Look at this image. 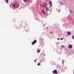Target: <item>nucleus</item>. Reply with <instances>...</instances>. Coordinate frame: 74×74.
<instances>
[{
	"label": "nucleus",
	"mask_w": 74,
	"mask_h": 74,
	"mask_svg": "<svg viewBox=\"0 0 74 74\" xmlns=\"http://www.w3.org/2000/svg\"><path fill=\"white\" fill-rule=\"evenodd\" d=\"M37 42V40H35L33 42H32V45H33L35 44H36Z\"/></svg>",
	"instance_id": "1"
},
{
	"label": "nucleus",
	"mask_w": 74,
	"mask_h": 74,
	"mask_svg": "<svg viewBox=\"0 0 74 74\" xmlns=\"http://www.w3.org/2000/svg\"><path fill=\"white\" fill-rule=\"evenodd\" d=\"M53 72L54 74H57V73H58V71H57V70H55L54 71H53Z\"/></svg>",
	"instance_id": "2"
},
{
	"label": "nucleus",
	"mask_w": 74,
	"mask_h": 74,
	"mask_svg": "<svg viewBox=\"0 0 74 74\" xmlns=\"http://www.w3.org/2000/svg\"><path fill=\"white\" fill-rule=\"evenodd\" d=\"M50 4V7H52V2L51 1H49V4Z\"/></svg>",
	"instance_id": "3"
},
{
	"label": "nucleus",
	"mask_w": 74,
	"mask_h": 74,
	"mask_svg": "<svg viewBox=\"0 0 74 74\" xmlns=\"http://www.w3.org/2000/svg\"><path fill=\"white\" fill-rule=\"evenodd\" d=\"M72 47H73V45H69V48H72Z\"/></svg>",
	"instance_id": "4"
},
{
	"label": "nucleus",
	"mask_w": 74,
	"mask_h": 74,
	"mask_svg": "<svg viewBox=\"0 0 74 74\" xmlns=\"http://www.w3.org/2000/svg\"><path fill=\"white\" fill-rule=\"evenodd\" d=\"M67 34L68 35H69V36H70L71 34V32H67Z\"/></svg>",
	"instance_id": "5"
},
{
	"label": "nucleus",
	"mask_w": 74,
	"mask_h": 74,
	"mask_svg": "<svg viewBox=\"0 0 74 74\" xmlns=\"http://www.w3.org/2000/svg\"><path fill=\"white\" fill-rule=\"evenodd\" d=\"M16 5V7H19V3H18L17 5Z\"/></svg>",
	"instance_id": "6"
},
{
	"label": "nucleus",
	"mask_w": 74,
	"mask_h": 74,
	"mask_svg": "<svg viewBox=\"0 0 74 74\" xmlns=\"http://www.w3.org/2000/svg\"><path fill=\"white\" fill-rule=\"evenodd\" d=\"M12 5L13 6H14V8H16V5Z\"/></svg>",
	"instance_id": "7"
},
{
	"label": "nucleus",
	"mask_w": 74,
	"mask_h": 74,
	"mask_svg": "<svg viewBox=\"0 0 74 74\" xmlns=\"http://www.w3.org/2000/svg\"><path fill=\"white\" fill-rule=\"evenodd\" d=\"M5 1H6L7 4V3H8V0H5Z\"/></svg>",
	"instance_id": "8"
},
{
	"label": "nucleus",
	"mask_w": 74,
	"mask_h": 74,
	"mask_svg": "<svg viewBox=\"0 0 74 74\" xmlns=\"http://www.w3.org/2000/svg\"><path fill=\"white\" fill-rule=\"evenodd\" d=\"M46 11H49V8H46Z\"/></svg>",
	"instance_id": "9"
},
{
	"label": "nucleus",
	"mask_w": 74,
	"mask_h": 74,
	"mask_svg": "<svg viewBox=\"0 0 74 74\" xmlns=\"http://www.w3.org/2000/svg\"><path fill=\"white\" fill-rule=\"evenodd\" d=\"M37 52L38 53H39V52H40V50H38Z\"/></svg>",
	"instance_id": "10"
},
{
	"label": "nucleus",
	"mask_w": 74,
	"mask_h": 74,
	"mask_svg": "<svg viewBox=\"0 0 74 74\" xmlns=\"http://www.w3.org/2000/svg\"><path fill=\"white\" fill-rule=\"evenodd\" d=\"M72 38L73 39V40H74V36H72Z\"/></svg>",
	"instance_id": "11"
},
{
	"label": "nucleus",
	"mask_w": 74,
	"mask_h": 74,
	"mask_svg": "<svg viewBox=\"0 0 74 74\" xmlns=\"http://www.w3.org/2000/svg\"><path fill=\"white\" fill-rule=\"evenodd\" d=\"M62 48H64L65 47H64V46L63 45H62Z\"/></svg>",
	"instance_id": "12"
},
{
	"label": "nucleus",
	"mask_w": 74,
	"mask_h": 74,
	"mask_svg": "<svg viewBox=\"0 0 74 74\" xmlns=\"http://www.w3.org/2000/svg\"><path fill=\"white\" fill-rule=\"evenodd\" d=\"M24 0V2H25V3L27 1V0Z\"/></svg>",
	"instance_id": "13"
},
{
	"label": "nucleus",
	"mask_w": 74,
	"mask_h": 74,
	"mask_svg": "<svg viewBox=\"0 0 74 74\" xmlns=\"http://www.w3.org/2000/svg\"><path fill=\"white\" fill-rule=\"evenodd\" d=\"M26 28H24V29H25V30H28V29H29V28H27V29H26Z\"/></svg>",
	"instance_id": "14"
},
{
	"label": "nucleus",
	"mask_w": 74,
	"mask_h": 74,
	"mask_svg": "<svg viewBox=\"0 0 74 74\" xmlns=\"http://www.w3.org/2000/svg\"><path fill=\"white\" fill-rule=\"evenodd\" d=\"M36 61H37V60H34V62H36Z\"/></svg>",
	"instance_id": "15"
},
{
	"label": "nucleus",
	"mask_w": 74,
	"mask_h": 74,
	"mask_svg": "<svg viewBox=\"0 0 74 74\" xmlns=\"http://www.w3.org/2000/svg\"><path fill=\"white\" fill-rule=\"evenodd\" d=\"M60 10H58V12H60Z\"/></svg>",
	"instance_id": "16"
},
{
	"label": "nucleus",
	"mask_w": 74,
	"mask_h": 74,
	"mask_svg": "<svg viewBox=\"0 0 74 74\" xmlns=\"http://www.w3.org/2000/svg\"><path fill=\"white\" fill-rule=\"evenodd\" d=\"M40 63H38V64L37 65H38V66H40Z\"/></svg>",
	"instance_id": "17"
},
{
	"label": "nucleus",
	"mask_w": 74,
	"mask_h": 74,
	"mask_svg": "<svg viewBox=\"0 0 74 74\" xmlns=\"http://www.w3.org/2000/svg\"><path fill=\"white\" fill-rule=\"evenodd\" d=\"M44 10H43L42 11V12L43 13V14H45V12H44Z\"/></svg>",
	"instance_id": "18"
},
{
	"label": "nucleus",
	"mask_w": 74,
	"mask_h": 74,
	"mask_svg": "<svg viewBox=\"0 0 74 74\" xmlns=\"http://www.w3.org/2000/svg\"><path fill=\"white\" fill-rule=\"evenodd\" d=\"M60 4H63V2H61L60 3Z\"/></svg>",
	"instance_id": "19"
},
{
	"label": "nucleus",
	"mask_w": 74,
	"mask_h": 74,
	"mask_svg": "<svg viewBox=\"0 0 74 74\" xmlns=\"http://www.w3.org/2000/svg\"><path fill=\"white\" fill-rule=\"evenodd\" d=\"M62 62L63 63V64H64V62H63V60H62Z\"/></svg>",
	"instance_id": "20"
},
{
	"label": "nucleus",
	"mask_w": 74,
	"mask_h": 74,
	"mask_svg": "<svg viewBox=\"0 0 74 74\" xmlns=\"http://www.w3.org/2000/svg\"><path fill=\"white\" fill-rule=\"evenodd\" d=\"M62 62L63 63V64H64V62H63V60H62Z\"/></svg>",
	"instance_id": "21"
},
{
	"label": "nucleus",
	"mask_w": 74,
	"mask_h": 74,
	"mask_svg": "<svg viewBox=\"0 0 74 74\" xmlns=\"http://www.w3.org/2000/svg\"><path fill=\"white\" fill-rule=\"evenodd\" d=\"M63 38H61L60 39V40H63Z\"/></svg>",
	"instance_id": "22"
},
{
	"label": "nucleus",
	"mask_w": 74,
	"mask_h": 74,
	"mask_svg": "<svg viewBox=\"0 0 74 74\" xmlns=\"http://www.w3.org/2000/svg\"><path fill=\"white\" fill-rule=\"evenodd\" d=\"M60 39V38H57V39L58 40H59Z\"/></svg>",
	"instance_id": "23"
},
{
	"label": "nucleus",
	"mask_w": 74,
	"mask_h": 74,
	"mask_svg": "<svg viewBox=\"0 0 74 74\" xmlns=\"http://www.w3.org/2000/svg\"><path fill=\"white\" fill-rule=\"evenodd\" d=\"M59 54H60V55H61V54H62V53H60V52L59 53Z\"/></svg>",
	"instance_id": "24"
},
{
	"label": "nucleus",
	"mask_w": 74,
	"mask_h": 74,
	"mask_svg": "<svg viewBox=\"0 0 74 74\" xmlns=\"http://www.w3.org/2000/svg\"><path fill=\"white\" fill-rule=\"evenodd\" d=\"M47 29H48V27H47Z\"/></svg>",
	"instance_id": "25"
},
{
	"label": "nucleus",
	"mask_w": 74,
	"mask_h": 74,
	"mask_svg": "<svg viewBox=\"0 0 74 74\" xmlns=\"http://www.w3.org/2000/svg\"><path fill=\"white\" fill-rule=\"evenodd\" d=\"M51 33H52V32H50Z\"/></svg>",
	"instance_id": "26"
},
{
	"label": "nucleus",
	"mask_w": 74,
	"mask_h": 74,
	"mask_svg": "<svg viewBox=\"0 0 74 74\" xmlns=\"http://www.w3.org/2000/svg\"><path fill=\"white\" fill-rule=\"evenodd\" d=\"M71 13H72L71 12Z\"/></svg>",
	"instance_id": "27"
},
{
	"label": "nucleus",
	"mask_w": 74,
	"mask_h": 74,
	"mask_svg": "<svg viewBox=\"0 0 74 74\" xmlns=\"http://www.w3.org/2000/svg\"><path fill=\"white\" fill-rule=\"evenodd\" d=\"M10 7H11V5H10Z\"/></svg>",
	"instance_id": "28"
}]
</instances>
